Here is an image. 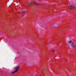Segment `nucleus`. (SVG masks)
Instances as JSON below:
<instances>
[{
	"mask_svg": "<svg viewBox=\"0 0 76 76\" xmlns=\"http://www.w3.org/2000/svg\"><path fill=\"white\" fill-rule=\"evenodd\" d=\"M19 66L16 67L15 68V71L12 72V74H13L14 73H16V72L18 71V70H19Z\"/></svg>",
	"mask_w": 76,
	"mask_h": 76,
	"instance_id": "obj_1",
	"label": "nucleus"
},
{
	"mask_svg": "<svg viewBox=\"0 0 76 76\" xmlns=\"http://www.w3.org/2000/svg\"><path fill=\"white\" fill-rule=\"evenodd\" d=\"M31 5H37L38 3L34 2H32L31 3Z\"/></svg>",
	"mask_w": 76,
	"mask_h": 76,
	"instance_id": "obj_2",
	"label": "nucleus"
},
{
	"mask_svg": "<svg viewBox=\"0 0 76 76\" xmlns=\"http://www.w3.org/2000/svg\"><path fill=\"white\" fill-rule=\"evenodd\" d=\"M71 8H69V9H72V8H74L75 7V6L73 5H71Z\"/></svg>",
	"mask_w": 76,
	"mask_h": 76,
	"instance_id": "obj_3",
	"label": "nucleus"
},
{
	"mask_svg": "<svg viewBox=\"0 0 76 76\" xmlns=\"http://www.w3.org/2000/svg\"><path fill=\"white\" fill-rule=\"evenodd\" d=\"M72 47H75L76 45L74 44V43H72Z\"/></svg>",
	"mask_w": 76,
	"mask_h": 76,
	"instance_id": "obj_4",
	"label": "nucleus"
},
{
	"mask_svg": "<svg viewBox=\"0 0 76 76\" xmlns=\"http://www.w3.org/2000/svg\"><path fill=\"white\" fill-rule=\"evenodd\" d=\"M72 41H68V44H71V43H72Z\"/></svg>",
	"mask_w": 76,
	"mask_h": 76,
	"instance_id": "obj_5",
	"label": "nucleus"
},
{
	"mask_svg": "<svg viewBox=\"0 0 76 76\" xmlns=\"http://www.w3.org/2000/svg\"><path fill=\"white\" fill-rule=\"evenodd\" d=\"M43 74L44 75V76H45V73H44V72L43 73Z\"/></svg>",
	"mask_w": 76,
	"mask_h": 76,
	"instance_id": "obj_6",
	"label": "nucleus"
},
{
	"mask_svg": "<svg viewBox=\"0 0 76 76\" xmlns=\"http://www.w3.org/2000/svg\"><path fill=\"white\" fill-rule=\"evenodd\" d=\"M53 26V27H56V26Z\"/></svg>",
	"mask_w": 76,
	"mask_h": 76,
	"instance_id": "obj_7",
	"label": "nucleus"
},
{
	"mask_svg": "<svg viewBox=\"0 0 76 76\" xmlns=\"http://www.w3.org/2000/svg\"><path fill=\"white\" fill-rule=\"evenodd\" d=\"M18 1H20V0H18Z\"/></svg>",
	"mask_w": 76,
	"mask_h": 76,
	"instance_id": "obj_8",
	"label": "nucleus"
},
{
	"mask_svg": "<svg viewBox=\"0 0 76 76\" xmlns=\"http://www.w3.org/2000/svg\"><path fill=\"white\" fill-rule=\"evenodd\" d=\"M40 76H42V75H40Z\"/></svg>",
	"mask_w": 76,
	"mask_h": 76,
	"instance_id": "obj_9",
	"label": "nucleus"
}]
</instances>
